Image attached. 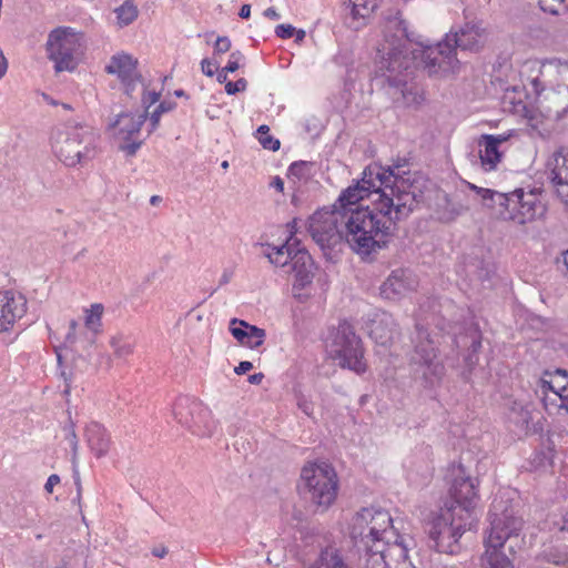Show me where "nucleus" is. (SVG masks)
Segmentation results:
<instances>
[{"label":"nucleus","instance_id":"nucleus-58","mask_svg":"<svg viewBox=\"0 0 568 568\" xmlns=\"http://www.w3.org/2000/svg\"><path fill=\"white\" fill-rule=\"evenodd\" d=\"M152 554H153L155 557L163 558V557L168 554V549H166L164 546L155 547V548L152 550Z\"/></svg>","mask_w":568,"mask_h":568},{"label":"nucleus","instance_id":"nucleus-23","mask_svg":"<svg viewBox=\"0 0 568 568\" xmlns=\"http://www.w3.org/2000/svg\"><path fill=\"white\" fill-rule=\"evenodd\" d=\"M84 438L89 449L97 458L104 457L111 446L108 430L98 422H90L84 428Z\"/></svg>","mask_w":568,"mask_h":568},{"label":"nucleus","instance_id":"nucleus-7","mask_svg":"<svg viewBox=\"0 0 568 568\" xmlns=\"http://www.w3.org/2000/svg\"><path fill=\"white\" fill-rule=\"evenodd\" d=\"M413 342L415 345L410 356V366L414 378L425 387L438 385L446 373L437 348L438 341L427 328L416 324V336Z\"/></svg>","mask_w":568,"mask_h":568},{"label":"nucleus","instance_id":"nucleus-10","mask_svg":"<svg viewBox=\"0 0 568 568\" xmlns=\"http://www.w3.org/2000/svg\"><path fill=\"white\" fill-rule=\"evenodd\" d=\"M474 521L460 518L454 508L442 507L429 523L428 535L434 548L444 554H456L459 550L458 540L467 529L473 528Z\"/></svg>","mask_w":568,"mask_h":568},{"label":"nucleus","instance_id":"nucleus-32","mask_svg":"<svg viewBox=\"0 0 568 568\" xmlns=\"http://www.w3.org/2000/svg\"><path fill=\"white\" fill-rule=\"evenodd\" d=\"M306 568H349L334 548H326L320 556V567L311 565Z\"/></svg>","mask_w":568,"mask_h":568},{"label":"nucleus","instance_id":"nucleus-39","mask_svg":"<svg viewBox=\"0 0 568 568\" xmlns=\"http://www.w3.org/2000/svg\"><path fill=\"white\" fill-rule=\"evenodd\" d=\"M160 95H161L160 92H156L154 90L153 91H145L143 93L142 103L145 106V113L144 114L148 115L149 108L159 101Z\"/></svg>","mask_w":568,"mask_h":568},{"label":"nucleus","instance_id":"nucleus-21","mask_svg":"<svg viewBox=\"0 0 568 568\" xmlns=\"http://www.w3.org/2000/svg\"><path fill=\"white\" fill-rule=\"evenodd\" d=\"M549 179L562 202L568 204V158L559 150L547 162Z\"/></svg>","mask_w":568,"mask_h":568},{"label":"nucleus","instance_id":"nucleus-6","mask_svg":"<svg viewBox=\"0 0 568 568\" xmlns=\"http://www.w3.org/2000/svg\"><path fill=\"white\" fill-rule=\"evenodd\" d=\"M297 488L301 496L314 506L316 511L323 513L337 497V474L325 462L307 463L301 470Z\"/></svg>","mask_w":568,"mask_h":568},{"label":"nucleus","instance_id":"nucleus-15","mask_svg":"<svg viewBox=\"0 0 568 568\" xmlns=\"http://www.w3.org/2000/svg\"><path fill=\"white\" fill-rule=\"evenodd\" d=\"M450 39V36L446 34L436 45L423 47L420 58L429 73H449L457 70L459 61L456 58V47Z\"/></svg>","mask_w":568,"mask_h":568},{"label":"nucleus","instance_id":"nucleus-62","mask_svg":"<svg viewBox=\"0 0 568 568\" xmlns=\"http://www.w3.org/2000/svg\"><path fill=\"white\" fill-rule=\"evenodd\" d=\"M272 185L278 191H283L284 189V182L280 178H275Z\"/></svg>","mask_w":568,"mask_h":568},{"label":"nucleus","instance_id":"nucleus-30","mask_svg":"<svg viewBox=\"0 0 568 568\" xmlns=\"http://www.w3.org/2000/svg\"><path fill=\"white\" fill-rule=\"evenodd\" d=\"M110 346L116 358L125 359L133 354L135 342L130 335L119 332L110 337Z\"/></svg>","mask_w":568,"mask_h":568},{"label":"nucleus","instance_id":"nucleus-4","mask_svg":"<svg viewBox=\"0 0 568 568\" xmlns=\"http://www.w3.org/2000/svg\"><path fill=\"white\" fill-rule=\"evenodd\" d=\"M407 23L399 17L389 18L385 27V41L378 49L382 60L378 69L383 72L390 87L400 88L406 84L407 72L413 59L408 55V43L413 42Z\"/></svg>","mask_w":568,"mask_h":568},{"label":"nucleus","instance_id":"nucleus-8","mask_svg":"<svg viewBox=\"0 0 568 568\" xmlns=\"http://www.w3.org/2000/svg\"><path fill=\"white\" fill-rule=\"evenodd\" d=\"M351 537L356 545H369L377 540L393 544L405 538L398 534L389 513L374 507L356 513L351 523Z\"/></svg>","mask_w":568,"mask_h":568},{"label":"nucleus","instance_id":"nucleus-43","mask_svg":"<svg viewBox=\"0 0 568 568\" xmlns=\"http://www.w3.org/2000/svg\"><path fill=\"white\" fill-rule=\"evenodd\" d=\"M353 2L354 8L362 7L363 9L374 10L376 8V0H349Z\"/></svg>","mask_w":568,"mask_h":568},{"label":"nucleus","instance_id":"nucleus-11","mask_svg":"<svg viewBox=\"0 0 568 568\" xmlns=\"http://www.w3.org/2000/svg\"><path fill=\"white\" fill-rule=\"evenodd\" d=\"M329 352L342 367H347L356 373L365 372L366 363L362 341L348 323L344 322L338 325Z\"/></svg>","mask_w":568,"mask_h":568},{"label":"nucleus","instance_id":"nucleus-14","mask_svg":"<svg viewBox=\"0 0 568 568\" xmlns=\"http://www.w3.org/2000/svg\"><path fill=\"white\" fill-rule=\"evenodd\" d=\"M173 416L182 426L199 436H211V412L196 398L180 396L173 405Z\"/></svg>","mask_w":568,"mask_h":568},{"label":"nucleus","instance_id":"nucleus-51","mask_svg":"<svg viewBox=\"0 0 568 568\" xmlns=\"http://www.w3.org/2000/svg\"><path fill=\"white\" fill-rule=\"evenodd\" d=\"M59 483H60V477H59L58 475H54V474H53V475H51V476L48 478V480H47V483H45V485H44V489H45L48 493H52L53 487H54L55 485H58Z\"/></svg>","mask_w":568,"mask_h":568},{"label":"nucleus","instance_id":"nucleus-28","mask_svg":"<svg viewBox=\"0 0 568 568\" xmlns=\"http://www.w3.org/2000/svg\"><path fill=\"white\" fill-rule=\"evenodd\" d=\"M552 106L547 108V118H560L568 111V85L559 84L557 90L554 91L549 98Z\"/></svg>","mask_w":568,"mask_h":568},{"label":"nucleus","instance_id":"nucleus-9","mask_svg":"<svg viewBox=\"0 0 568 568\" xmlns=\"http://www.w3.org/2000/svg\"><path fill=\"white\" fill-rule=\"evenodd\" d=\"M45 45L55 71L62 72L75 69L83 55L85 41L81 32L70 27H59L49 33Z\"/></svg>","mask_w":568,"mask_h":568},{"label":"nucleus","instance_id":"nucleus-33","mask_svg":"<svg viewBox=\"0 0 568 568\" xmlns=\"http://www.w3.org/2000/svg\"><path fill=\"white\" fill-rule=\"evenodd\" d=\"M115 13L118 24L120 27H125L131 24L138 18V8L133 3L125 1L115 10Z\"/></svg>","mask_w":568,"mask_h":568},{"label":"nucleus","instance_id":"nucleus-57","mask_svg":"<svg viewBox=\"0 0 568 568\" xmlns=\"http://www.w3.org/2000/svg\"><path fill=\"white\" fill-rule=\"evenodd\" d=\"M263 378H264L263 373H255V374L248 376V382L251 384L257 385L263 381Z\"/></svg>","mask_w":568,"mask_h":568},{"label":"nucleus","instance_id":"nucleus-60","mask_svg":"<svg viewBox=\"0 0 568 568\" xmlns=\"http://www.w3.org/2000/svg\"><path fill=\"white\" fill-rule=\"evenodd\" d=\"M552 65H556V67H564V69L568 71V65H567V64L561 65V64L559 63V61H557V60H550V61H548L547 63H544V64H542V68L545 69V68H547V67H552Z\"/></svg>","mask_w":568,"mask_h":568},{"label":"nucleus","instance_id":"nucleus-35","mask_svg":"<svg viewBox=\"0 0 568 568\" xmlns=\"http://www.w3.org/2000/svg\"><path fill=\"white\" fill-rule=\"evenodd\" d=\"M544 557L548 562L557 566L568 565V554L559 551L558 549H549L548 551H545Z\"/></svg>","mask_w":568,"mask_h":568},{"label":"nucleus","instance_id":"nucleus-54","mask_svg":"<svg viewBox=\"0 0 568 568\" xmlns=\"http://www.w3.org/2000/svg\"><path fill=\"white\" fill-rule=\"evenodd\" d=\"M552 381H559L561 383H566L568 381V372L566 369H556Z\"/></svg>","mask_w":568,"mask_h":568},{"label":"nucleus","instance_id":"nucleus-34","mask_svg":"<svg viewBox=\"0 0 568 568\" xmlns=\"http://www.w3.org/2000/svg\"><path fill=\"white\" fill-rule=\"evenodd\" d=\"M65 439L70 443L72 449V463L75 464L78 449H79V440L75 433L74 424L70 420L69 425L64 427Z\"/></svg>","mask_w":568,"mask_h":568},{"label":"nucleus","instance_id":"nucleus-37","mask_svg":"<svg viewBox=\"0 0 568 568\" xmlns=\"http://www.w3.org/2000/svg\"><path fill=\"white\" fill-rule=\"evenodd\" d=\"M247 82L244 78L239 79L235 82L229 81L225 83V91L227 94H235L246 89Z\"/></svg>","mask_w":568,"mask_h":568},{"label":"nucleus","instance_id":"nucleus-25","mask_svg":"<svg viewBox=\"0 0 568 568\" xmlns=\"http://www.w3.org/2000/svg\"><path fill=\"white\" fill-rule=\"evenodd\" d=\"M507 139L503 135H489L484 134L478 141V145L483 149L479 150V158L481 165L486 171L496 169L500 162L501 153L499 152V145Z\"/></svg>","mask_w":568,"mask_h":568},{"label":"nucleus","instance_id":"nucleus-50","mask_svg":"<svg viewBox=\"0 0 568 568\" xmlns=\"http://www.w3.org/2000/svg\"><path fill=\"white\" fill-rule=\"evenodd\" d=\"M253 368V364L248 361L241 362L235 368L234 372L237 375L245 374L246 372L251 371Z\"/></svg>","mask_w":568,"mask_h":568},{"label":"nucleus","instance_id":"nucleus-38","mask_svg":"<svg viewBox=\"0 0 568 568\" xmlns=\"http://www.w3.org/2000/svg\"><path fill=\"white\" fill-rule=\"evenodd\" d=\"M258 141L263 145L264 149H267L271 151L278 150L280 145H281L280 141L277 139H274L273 136H271L268 133H266L265 135H260Z\"/></svg>","mask_w":568,"mask_h":568},{"label":"nucleus","instance_id":"nucleus-20","mask_svg":"<svg viewBox=\"0 0 568 568\" xmlns=\"http://www.w3.org/2000/svg\"><path fill=\"white\" fill-rule=\"evenodd\" d=\"M417 281L408 270L393 271L381 286V295L388 300H397L415 290Z\"/></svg>","mask_w":568,"mask_h":568},{"label":"nucleus","instance_id":"nucleus-31","mask_svg":"<svg viewBox=\"0 0 568 568\" xmlns=\"http://www.w3.org/2000/svg\"><path fill=\"white\" fill-rule=\"evenodd\" d=\"M103 311V305L99 303L92 304L90 308L85 310L84 325L94 335L101 332Z\"/></svg>","mask_w":568,"mask_h":568},{"label":"nucleus","instance_id":"nucleus-56","mask_svg":"<svg viewBox=\"0 0 568 568\" xmlns=\"http://www.w3.org/2000/svg\"><path fill=\"white\" fill-rule=\"evenodd\" d=\"M263 14H264V17L272 19V20L280 19V13L274 8H267Z\"/></svg>","mask_w":568,"mask_h":568},{"label":"nucleus","instance_id":"nucleus-19","mask_svg":"<svg viewBox=\"0 0 568 568\" xmlns=\"http://www.w3.org/2000/svg\"><path fill=\"white\" fill-rule=\"evenodd\" d=\"M542 404L549 415L568 413V381H542Z\"/></svg>","mask_w":568,"mask_h":568},{"label":"nucleus","instance_id":"nucleus-3","mask_svg":"<svg viewBox=\"0 0 568 568\" xmlns=\"http://www.w3.org/2000/svg\"><path fill=\"white\" fill-rule=\"evenodd\" d=\"M467 185L481 197L483 204L501 221L525 225L541 217L546 212L540 199L541 193L537 189L529 191L517 189L509 193H500L469 182Z\"/></svg>","mask_w":568,"mask_h":568},{"label":"nucleus","instance_id":"nucleus-45","mask_svg":"<svg viewBox=\"0 0 568 568\" xmlns=\"http://www.w3.org/2000/svg\"><path fill=\"white\" fill-rule=\"evenodd\" d=\"M298 408L307 416L313 414V404L305 398H300L297 402Z\"/></svg>","mask_w":568,"mask_h":568},{"label":"nucleus","instance_id":"nucleus-13","mask_svg":"<svg viewBox=\"0 0 568 568\" xmlns=\"http://www.w3.org/2000/svg\"><path fill=\"white\" fill-rule=\"evenodd\" d=\"M358 546L365 549L363 568H415L408 559L405 538L393 544L377 540V542Z\"/></svg>","mask_w":568,"mask_h":568},{"label":"nucleus","instance_id":"nucleus-29","mask_svg":"<svg viewBox=\"0 0 568 568\" xmlns=\"http://www.w3.org/2000/svg\"><path fill=\"white\" fill-rule=\"evenodd\" d=\"M296 250L286 242L281 246H271L267 245L266 251L264 252L270 262L276 266L285 267L287 265H292V257Z\"/></svg>","mask_w":568,"mask_h":568},{"label":"nucleus","instance_id":"nucleus-12","mask_svg":"<svg viewBox=\"0 0 568 568\" xmlns=\"http://www.w3.org/2000/svg\"><path fill=\"white\" fill-rule=\"evenodd\" d=\"M477 487L478 479L468 476L464 467L459 466L455 473L449 497L445 501L444 508L452 507L457 511V515H460V518H469L474 521L479 501Z\"/></svg>","mask_w":568,"mask_h":568},{"label":"nucleus","instance_id":"nucleus-46","mask_svg":"<svg viewBox=\"0 0 568 568\" xmlns=\"http://www.w3.org/2000/svg\"><path fill=\"white\" fill-rule=\"evenodd\" d=\"M142 142H131L124 145H121L120 149L125 152L128 155H134L136 151L140 149Z\"/></svg>","mask_w":568,"mask_h":568},{"label":"nucleus","instance_id":"nucleus-61","mask_svg":"<svg viewBox=\"0 0 568 568\" xmlns=\"http://www.w3.org/2000/svg\"><path fill=\"white\" fill-rule=\"evenodd\" d=\"M216 80L220 83H226L227 82L226 81L227 80V72H225L223 69L221 71H219Z\"/></svg>","mask_w":568,"mask_h":568},{"label":"nucleus","instance_id":"nucleus-40","mask_svg":"<svg viewBox=\"0 0 568 568\" xmlns=\"http://www.w3.org/2000/svg\"><path fill=\"white\" fill-rule=\"evenodd\" d=\"M275 34L282 39H290L295 34V28L291 24H278Z\"/></svg>","mask_w":568,"mask_h":568},{"label":"nucleus","instance_id":"nucleus-16","mask_svg":"<svg viewBox=\"0 0 568 568\" xmlns=\"http://www.w3.org/2000/svg\"><path fill=\"white\" fill-rule=\"evenodd\" d=\"M448 34L456 48L478 52L487 43L489 30L483 20L474 19L465 22L458 31Z\"/></svg>","mask_w":568,"mask_h":568},{"label":"nucleus","instance_id":"nucleus-53","mask_svg":"<svg viewBox=\"0 0 568 568\" xmlns=\"http://www.w3.org/2000/svg\"><path fill=\"white\" fill-rule=\"evenodd\" d=\"M560 531H568V509L562 514L559 523H555Z\"/></svg>","mask_w":568,"mask_h":568},{"label":"nucleus","instance_id":"nucleus-47","mask_svg":"<svg viewBox=\"0 0 568 568\" xmlns=\"http://www.w3.org/2000/svg\"><path fill=\"white\" fill-rule=\"evenodd\" d=\"M175 108V103L171 101H162L156 108L155 112H160V115L163 113L170 112Z\"/></svg>","mask_w":568,"mask_h":568},{"label":"nucleus","instance_id":"nucleus-49","mask_svg":"<svg viewBox=\"0 0 568 568\" xmlns=\"http://www.w3.org/2000/svg\"><path fill=\"white\" fill-rule=\"evenodd\" d=\"M201 70L203 72V74H205L207 77H213V65L209 58H204L201 61Z\"/></svg>","mask_w":568,"mask_h":568},{"label":"nucleus","instance_id":"nucleus-52","mask_svg":"<svg viewBox=\"0 0 568 568\" xmlns=\"http://www.w3.org/2000/svg\"><path fill=\"white\" fill-rule=\"evenodd\" d=\"M160 120H161L160 112L153 111L150 114V125H151L150 133L153 132L154 130H156V128L160 124Z\"/></svg>","mask_w":568,"mask_h":568},{"label":"nucleus","instance_id":"nucleus-18","mask_svg":"<svg viewBox=\"0 0 568 568\" xmlns=\"http://www.w3.org/2000/svg\"><path fill=\"white\" fill-rule=\"evenodd\" d=\"M105 71L115 74L121 80L128 94L134 89L135 83L141 80L138 72V60L126 53L113 55L105 67Z\"/></svg>","mask_w":568,"mask_h":568},{"label":"nucleus","instance_id":"nucleus-24","mask_svg":"<svg viewBox=\"0 0 568 568\" xmlns=\"http://www.w3.org/2000/svg\"><path fill=\"white\" fill-rule=\"evenodd\" d=\"M314 263L307 251L298 248L292 257L291 271L294 273V288H305L313 281Z\"/></svg>","mask_w":568,"mask_h":568},{"label":"nucleus","instance_id":"nucleus-48","mask_svg":"<svg viewBox=\"0 0 568 568\" xmlns=\"http://www.w3.org/2000/svg\"><path fill=\"white\" fill-rule=\"evenodd\" d=\"M306 163L305 162H294L290 166V173L292 175L301 176L303 175V170L305 169Z\"/></svg>","mask_w":568,"mask_h":568},{"label":"nucleus","instance_id":"nucleus-2","mask_svg":"<svg viewBox=\"0 0 568 568\" xmlns=\"http://www.w3.org/2000/svg\"><path fill=\"white\" fill-rule=\"evenodd\" d=\"M490 528L484 538L485 552L481 556V568H514L515 548L523 520L514 511L503 507V501L495 499L489 513Z\"/></svg>","mask_w":568,"mask_h":568},{"label":"nucleus","instance_id":"nucleus-36","mask_svg":"<svg viewBox=\"0 0 568 568\" xmlns=\"http://www.w3.org/2000/svg\"><path fill=\"white\" fill-rule=\"evenodd\" d=\"M189 322H204V324L209 327L210 326V322H211V312L210 311H205L203 308V306H197L195 308H193L189 315Z\"/></svg>","mask_w":568,"mask_h":568},{"label":"nucleus","instance_id":"nucleus-44","mask_svg":"<svg viewBox=\"0 0 568 568\" xmlns=\"http://www.w3.org/2000/svg\"><path fill=\"white\" fill-rule=\"evenodd\" d=\"M78 322L75 320H71L69 323V332L65 336V341L70 344H73L75 342V332L78 327Z\"/></svg>","mask_w":568,"mask_h":568},{"label":"nucleus","instance_id":"nucleus-26","mask_svg":"<svg viewBox=\"0 0 568 568\" xmlns=\"http://www.w3.org/2000/svg\"><path fill=\"white\" fill-rule=\"evenodd\" d=\"M232 335L242 344L250 348H256L264 343L266 333L263 328L250 325L244 321L234 318L231 322Z\"/></svg>","mask_w":568,"mask_h":568},{"label":"nucleus","instance_id":"nucleus-41","mask_svg":"<svg viewBox=\"0 0 568 568\" xmlns=\"http://www.w3.org/2000/svg\"><path fill=\"white\" fill-rule=\"evenodd\" d=\"M241 53L233 52L227 64L223 68L225 72H235L240 68Z\"/></svg>","mask_w":568,"mask_h":568},{"label":"nucleus","instance_id":"nucleus-55","mask_svg":"<svg viewBox=\"0 0 568 568\" xmlns=\"http://www.w3.org/2000/svg\"><path fill=\"white\" fill-rule=\"evenodd\" d=\"M233 276V270L232 268H226L224 270L222 276H221V280H220V284L221 285H224V284H227L230 282V280L232 278Z\"/></svg>","mask_w":568,"mask_h":568},{"label":"nucleus","instance_id":"nucleus-63","mask_svg":"<svg viewBox=\"0 0 568 568\" xmlns=\"http://www.w3.org/2000/svg\"><path fill=\"white\" fill-rule=\"evenodd\" d=\"M257 133H258V136L260 135H265L266 133H268V126L267 125H261L257 129Z\"/></svg>","mask_w":568,"mask_h":568},{"label":"nucleus","instance_id":"nucleus-27","mask_svg":"<svg viewBox=\"0 0 568 568\" xmlns=\"http://www.w3.org/2000/svg\"><path fill=\"white\" fill-rule=\"evenodd\" d=\"M146 120V114L121 113L118 115L113 126L118 130V135L129 141L134 134H138Z\"/></svg>","mask_w":568,"mask_h":568},{"label":"nucleus","instance_id":"nucleus-42","mask_svg":"<svg viewBox=\"0 0 568 568\" xmlns=\"http://www.w3.org/2000/svg\"><path fill=\"white\" fill-rule=\"evenodd\" d=\"M231 48V41L226 37H221L215 40V51L227 52Z\"/></svg>","mask_w":568,"mask_h":568},{"label":"nucleus","instance_id":"nucleus-22","mask_svg":"<svg viewBox=\"0 0 568 568\" xmlns=\"http://www.w3.org/2000/svg\"><path fill=\"white\" fill-rule=\"evenodd\" d=\"M369 336L381 346H389L398 334L397 324L392 314H375L368 326Z\"/></svg>","mask_w":568,"mask_h":568},{"label":"nucleus","instance_id":"nucleus-59","mask_svg":"<svg viewBox=\"0 0 568 568\" xmlns=\"http://www.w3.org/2000/svg\"><path fill=\"white\" fill-rule=\"evenodd\" d=\"M251 14V6L250 4H243L240 12H239V16L242 18V19H247Z\"/></svg>","mask_w":568,"mask_h":568},{"label":"nucleus","instance_id":"nucleus-5","mask_svg":"<svg viewBox=\"0 0 568 568\" xmlns=\"http://www.w3.org/2000/svg\"><path fill=\"white\" fill-rule=\"evenodd\" d=\"M97 135L89 125L79 123L57 128L52 135V150L67 166L83 164L94 156Z\"/></svg>","mask_w":568,"mask_h":568},{"label":"nucleus","instance_id":"nucleus-17","mask_svg":"<svg viewBox=\"0 0 568 568\" xmlns=\"http://www.w3.org/2000/svg\"><path fill=\"white\" fill-rule=\"evenodd\" d=\"M27 313L26 296L13 290L0 291V332H8Z\"/></svg>","mask_w":568,"mask_h":568},{"label":"nucleus","instance_id":"nucleus-64","mask_svg":"<svg viewBox=\"0 0 568 568\" xmlns=\"http://www.w3.org/2000/svg\"><path fill=\"white\" fill-rule=\"evenodd\" d=\"M562 262L564 265L566 266V274L568 275V251L562 253Z\"/></svg>","mask_w":568,"mask_h":568},{"label":"nucleus","instance_id":"nucleus-1","mask_svg":"<svg viewBox=\"0 0 568 568\" xmlns=\"http://www.w3.org/2000/svg\"><path fill=\"white\" fill-rule=\"evenodd\" d=\"M406 166V160L387 168L368 165L331 210L310 217L308 232L315 243L324 250L345 241L359 255L381 248L397 222L407 219L423 200V179Z\"/></svg>","mask_w":568,"mask_h":568}]
</instances>
